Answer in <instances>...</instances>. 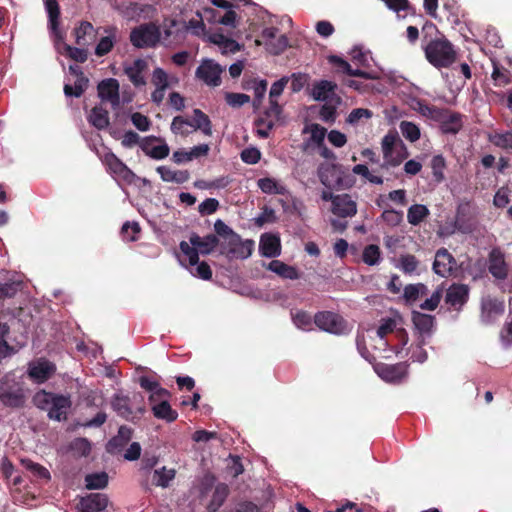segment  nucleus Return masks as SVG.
Here are the masks:
<instances>
[{
	"mask_svg": "<svg viewBox=\"0 0 512 512\" xmlns=\"http://www.w3.org/2000/svg\"><path fill=\"white\" fill-rule=\"evenodd\" d=\"M34 405L47 412L48 417L56 421L67 419L72 401L69 395L56 394L45 390L38 391L33 396Z\"/></svg>",
	"mask_w": 512,
	"mask_h": 512,
	"instance_id": "obj_1",
	"label": "nucleus"
},
{
	"mask_svg": "<svg viewBox=\"0 0 512 512\" xmlns=\"http://www.w3.org/2000/svg\"><path fill=\"white\" fill-rule=\"evenodd\" d=\"M217 244H220V237L207 235L200 237L192 235L190 242L182 241L180 243L181 255L178 256L179 262L183 267L194 266L198 263L199 253H210Z\"/></svg>",
	"mask_w": 512,
	"mask_h": 512,
	"instance_id": "obj_2",
	"label": "nucleus"
},
{
	"mask_svg": "<svg viewBox=\"0 0 512 512\" xmlns=\"http://www.w3.org/2000/svg\"><path fill=\"white\" fill-rule=\"evenodd\" d=\"M220 237V245L224 253L231 258L246 259L253 250L252 240H242L229 226H215Z\"/></svg>",
	"mask_w": 512,
	"mask_h": 512,
	"instance_id": "obj_3",
	"label": "nucleus"
},
{
	"mask_svg": "<svg viewBox=\"0 0 512 512\" xmlns=\"http://www.w3.org/2000/svg\"><path fill=\"white\" fill-rule=\"evenodd\" d=\"M427 61L435 68H448L456 60V51L445 37L431 39L424 48Z\"/></svg>",
	"mask_w": 512,
	"mask_h": 512,
	"instance_id": "obj_4",
	"label": "nucleus"
},
{
	"mask_svg": "<svg viewBox=\"0 0 512 512\" xmlns=\"http://www.w3.org/2000/svg\"><path fill=\"white\" fill-rule=\"evenodd\" d=\"M26 395L24 388L11 374H6L0 380V402L10 408L24 406Z\"/></svg>",
	"mask_w": 512,
	"mask_h": 512,
	"instance_id": "obj_5",
	"label": "nucleus"
},
{
	"mask_svg": "<svg viewBox=\"0 0 512 512\" xmlns=\"http://www.w3.org/2000/svg\"><path fill=\"white\" fill-rule=\"evenodd\" d=\"M384 163L382 167H396L407 156L406 148L396 133H388L382 139Z\"/></svg>",
	"mask_w": 512,
	"mask_h": 512,
	"instance_id": "obj_6",
	"label": "nucleus"
},
{
	"mask_svg": "<svg viewBox=\"0 0 512 512\" xmlns=\"http://www.w3.org/2000/svg\"><path fill=\"white\" fill-rule=\"evenodd\" d=\"M161 38L159 27L154 23L141 24L130 33V42L136 48L155 47Z\"/></svg>",
	"mask_w": 512,
	"mask_h": 512,
	"instance_id": "obj_7",
	"label": "nucleus"
},
{
	"mask_svg": "<svg viewBox=\"0 0 512 512\" xmlns=\"http://www.w3.org/2000/svg\"><path fill=\"white\" fill-rule=\"evenodd\" d=\"M314 323L319 329L332 334H343L347 330L345 320L340 315L329 311L317 313Z\"/></svg>",
	"mask_w": 512,
	"mask_h": 512,
	"instance_id": "obj_8",
	"label": "nucleus"
},
{
	"mask_svg": "<svg viewBox=\"0 0 512 512\" xmlns=\"http://www.w3.org/2000/svg\"><path fill=\"white\" fill-rule=\"evenodd\" d=\"M224 69L212 59H204L196 69V77L209 86L221 84V74Z\"/></svg>",
	"mask_w": 512,
	"mask_h": 512,
	"instance_id": "obj_9",
	"label": "nucleus"
},
{
	"mask_svg": "<svg viewBox=\"0 0 512 512\" xmlns=\"http://www.w3.org/2000/svg\"><path fill=\"white\" fill-rule=\"evenodd\" d=\"M337 84L329 80L315 81L312 85L311 96L316 101L340 104L341 98L336 94Z\"/></svg>",
	"mask_w": 512,
	"mask_h": 512,
	"instance_id": "obj_10",
	"label": "nucleus"
},
{
	"mask_svg": "<svg viewBox=\"0 0 512 512\" xmlns=\"http://www.w3.org/2000/svg\"><path fill=\"white\" fill-rule=\"evenodd\" d=\"M140 148L145 155L155 160L165 159L170 153V148L165 140L153 135L143 138L140 142Z\"/></svg>",
	"mask_w": 512,
	"mask_h": 512,
	"instance_id": "obj_11",
	"label": "nucleus"
},
{
	"mask_svg": "<svg viewBox=\"0 0 512 512\" xmlns=\"http://www.w3.org/2000/svg\"><path fill=\"white\" fill-rule=\"evenodd\" d=\"M46 12L48 14L49 29L54 38V42L64 41V33L60 30V7L57 0H43Z\"/></svg>",
	"mask_w": 512,
	"mask_h": 512,
	"instance_id": "obj_12",
	"label": "nucleus"
},
{
	"mask_svg": "<svg viewBox=\"0 0 512 512\" xmlns=\"http://www.w3.org/2000/svg\"><path fill=\"white\" fill-rule=\"evenodd\" d=\"M98 96L102 101L109 102L113 108H117L120 104L119 82L115 78L102 80L98 86Z\"/></svg>",
	"mask_w": 512,
	"mask_h": 512,
	"instance_id": "obj_13",
	"label": "nucleus"
},
{
	"mask_svg": "<svg viewBox=\"0 0 512 512\" xmlns=\"http://www.w3.org/2000/svg\"><path fill=\"white\" fill-rule=\"evenodd\" d=\"M375 371L385 382L399 383L407 374V365L404 363H397L393 365L378 364L375 367Z\"/></svg>",
	"mask_w": 512,
	"mask_h": 512,
	"instance_id": "obj_14",
	"label": "nucleus"
},
{
	"mask_svg": "<svg viewBox=\"0 0 512 512\" xmlns=\"http://www.w3.org/2000/svg\"><path fill=\"white\" fill-rule=\"evenodd\" d=\"M56 371L55 365L47 360L38 359L29 363L28 375L37 383L48 380Z\"/></svg>",
	"mask_w": 512,
	"mask_h": 512,
	"instance_id": "obj_15",
	"label": "nucleus"
},
{
	"mask_svg": "<svg viewBox=\"0 0 512 512\" xmlns=\"http://www.w3.org/2000/svg\"><path fill=\"white\" fill-rule=\"evenodd\" d=\"M436 122L440 124L444 134H457L463 127L462 115L446 108H442L441 119H437Z\"/></svg>",
	"mask_w": 512,
	"mask_h": 512,
	"instance_id": "obj_16",
	"label": "nucleus"
},
{
	"mask_svg": "<svg viewBox=\"0 0 512 512\" xmlns=\"http://www.w3.org/2000/svg\"><path fill=\"white\" fill-rule=\"evenodd\" d=\"M331 210L338 217H351L357 212V204L348 194L336 195Z\"/></svg>",
	"mask_w": 512,
	"mask_h": 512,
	"instance_id": "obj_17",
	"label": "nucleus"
},
{
	"mask_svg": "<svg viewBox=\"0 0 512 512\" xmlns=\"http://www.w3.org/2000/svg\"><path fill=\"white\" fill-rule=\"evenodd\" d=\"M456 266L454 257L444 248L439 249L435 254L433 263L434 272L442 277H448Z\"/></svg>",
	"mask_w": 512,
	"mask_h": 512,
	"instance_id": "obj_18",
	"label": "nucleus"
},
{
	"mask_svg": "<svg viewBox=\"0 0 512 512\" xmlns=\"http://www.w3.org/2000/svg\"><path fill=\"white\" fill-rule=\"evenodd\" d=\"M412 320L415 329L420 335V342L423 345L425 344L426 339L429 338L433 332L434 317L420 312H413Z\"/></svg>",
	"mask_w": 512,
	"mask_h": 512,
	"instance_id": "obj_19",
	"label": "nucleus"
},
{
	"mask_svg": "<svg viewBox=\"0 0 512 512\" xmlns=\"http://www.w3.org/2000/svg\"><path fill=\"white\" fill-rule=\"evenodd\" d=\"M319 178L321 183L329 189L341 188L343 186L341 170L337 165L321 167L319 170Z\"/></svg>",
	"mask_w": 512,
	"mask_h": 512,
	"instance_id": "obj_20",
	"label": "nucleus"
},
{
	"mask_svg": "<svg viewBox=\"0 0 512 512\" xmlns=\"http://www.w3.org/2000/svg\"><path fill=\"white\" fill-rule=\"evenodd\" d=\"M148 64L144 59L138 58L131 65L124 67V73L135 87L146 85V79L143 76Z\"/></svg>",
	"mask_w": 512,
	"mask_h": 512,
	"instance_id": "obj_21",
	"label": "nucleus"
},
{
	"mask_svg": "<svg viewBox=\"0 0 512 512\" xmlns=\"http://www.w3.org/2000/svg\"><path fill=\"white\" fill-rule=\"evenodd\" d=\"M107 503L105 494L92 493L80 500L78 508L81 512H99L106 508Z\"/></svg>",
	"mask_w": 512,
	"mask_h": 512,
	"instance_id": "obj_22",
	"label": "nucleus"
},
{
	"mask_svg": "<svg viewBox=\"0 0 512 512\" xmlns=\"http://www.w3.org/2000/svg\"><path fill=\"white\" fill-rule=\"evenodd\" d=\"M489 272L497 279L507 277L508 268L504 254L499 249H493L489 255Z\"/></svg>",
	"mask_w": 512,
	"mask_h": 512,
	"instance_id": "obj_23",
	"label": "nucleus"
},
{
	"mask_svg": "<svg viewBox=\"0 0 512 512\" xmlns=\"http://www.w3.org/2000/svg\"><path fill=\"white\" fill-rule=\"evenodd\" d=\"M328 61H329L330 64H332L335 67H337V71L338 72L347 74V75H349L351 77H359V78H363V79H373L374 78L367 71H364V70H361V69H353L351 67V65L346 60L341 58L340 56L330 55L328 57Z\"/></svg>",
	"mask_w": 512,
	"mask_h": 512,
	"instance_id": "obj_24",
	"label": "nucleus"
},
{
	"mask_svg": "<svg viewBox=\"0 0 512 512\" xmlns=\"http://www.w3.org/2000/svg\"><path fill=\"white\" fill-rule=\"evenodd\" d=\"M75 43L80 47H88L96 37L93 25L88 21H81L79 26L74 28Z\"/></svg>",
	"mask_w": 512,
	"mask_h": 512,
	"instance_id": "obj_25",
	"label": "nucleus"
},
{
	"mask_svg": "<svg viewBox=\"0 0 512 512\" xmlns=\"http://www.w3.org/2000/svg\"><path fill=\"white\" fill-rule=\"evenodd\" d=\"M105 164L116 175L120 176L126 181L131 182L135 174L124 164L115 154L108 153L105 155Z\"/></svg>",
	"mask_w": 512,
	"mask_h": 512,
	"instance_id": "obj_26",
	"label": "nucleus"
},
{
	"mask_svg": "<svg viewBox=\"0 0 512 512\" xmlns=\"http://www.w3.org/2000/svg\"><path fill=\"white\" fill-rule=\"evenodd\" d=\"M504 312L502 301L492 298H485L482 301V320L485 323L492 322L496 317Z\"/></svg>",
	"mask_w": 512,
	"mask_h": 512,
	"instance_id": "obj_27",
	"label": "nucleus"
},
{
	"mask_svg": "<svg viewBox=\"0 0 512 512\" xmlns=\"http://www.w3.org/2000/svg\"><path fill=\"white\" fill-rule=\"evenodd\" d=\"M260 252L265 257H276L280 254L281 245L278 236L273 234H264L260 239Z\"/></svg>",
	"mask_w": 512,
	"mask_h": 512,
	"instance_id": "obj_28",
	"label": "nucleus"
},
{
	"mask_svg": "<svg viewBox=\"0 0 512 512\" xmlns=\"http://www.w3.org/2000/svg\"><path fill=\"white\" fill-rule=\"evenodd\" d=\"M107 36L102 37L95 47V54L98 57L107 55L114 47L117 40L118 29L114 26L105 29Z\"/></svg>",
	"mask_w": 512,
	"mask_h": 512,
	"instance_id": "obj_29",
	"label": "nucleus"
},
{
	"mask_svg": "<svg viewBox=\"0 0 512 512\" xmlns=\"http://www.w3.org/2000/svg\"><path fill=\"white\" fill-rule=\"evenodd\" d=\"M60 53L65 54L68 58L74 60L78 63H84L88 59V50L87 47H73L69 44L62 42H55Z\"/></svg>",
	"mask_w": 512,
	"mask_h": 512,
	"instance_id": "obj_30",
	"label": "nucleus"
},
{
	"mask_svg": "<svg viewBox=\"0 0 512 512\" xmlns=\"http://www.w3.org/2000/svg\"><path fill=\"white\" fill-rule=\"evenodd\" d=\"M468 298V288L463 284L452 285L446 293V302L451 306H461Z\"/></svg>",
	"mask_w": 512,
	"mask_h": 512,
	"instance_id": "obj_31",
	"label": "nucleus"
},
{
	"mask_svg": "<svg viewBox=\"0 0 512 512\" xmlns=\"http://www.w3.org/2000/svg\"><path fill=\"white\" fill-rule=\"evenodd\" d=\"M192 124L190 127L194 131L200 130L204 135H212V123L209 117L200 109L196 108L193 110V119L190 120Z\"/></svg>",
	"mask_w": 512,
	"mask_h": 512,
	"instance_id": "obj_32",
	"label": "nucleus"
},
{
	"mask_svg": "<svg viewBox=\"0 0 512 512\" xmlns=\"http://www.w3.org/2000/svg\"><path fill=\"white\" fill-rule=\"evenodd\" d=\"M156 171L159 173L161 179L164 182H174L177 184H183L190 178V174L187 170L173 171L166 166L157 167Z\"/></svg>",
	"mask_w": 512,
	"mask_h": 512,
	"instance_id": "obj_33",
	"label": "nucleus"
},
{
	"mask_svg": "<svg viewBox=\"0 0 512 512\" xmlns=\"http://www.w3.org/2000/svg\"><path fill=\"white\" fill-rule=\"evenodd\" d=\"M88 121L96 129L104 130L110 124L109 113L102 106H95L92 108V110L88 116Z\"/></svg>",
	"mask_w": 512,
	"mask_h": 512,
	"instance_id": "obj_34",
	"label": "nucleus"
},
{
	"mask_svg": "<svg viewBox=\"0 0 512 512\" xmlns=\"http://www.w3.org/2000/svg\"><path fill=\"white\" fill-rule=\"evenodd\" d=\"M113 409L126 420H134L136 418L135 413L130 407V399L126 396L115 395L112 400Z\"/></svg>",
	"mask_w": 512,
	"mask_h": 512,
	"instance_id": "obj_35",
	"label": "nucleus"
},
{
	"mask_svg": "<svg viewBox=\"0 0 512 512\" xmlns=\"http://www.w3.org/2000/svg\"><path fill=\"white\" fill-rule=\"evenodd\" d=\"M176 470L165 466L155 469L152 474V483L156 486L167 488L170 482L175 478Z\"/></svg>",
	"mask_w": 512,
	"mask_h": 512,
	"instance_id": "obj_36",
	"label": "nucleus"
},
{
	"mask_svg": "<svg viewBox=\"0 0 512 512\" xmlns=\"http://www.w3.org/2000/svg\"><path fill=\"white\" fill-rule=\"evenodd\" d=\"M166 398L167 397L158 398L160 403L154 404L152 406V411L155 417L172 422L177 418V413L171 408Z\"/></svg>",
	"mask_w": 512,
	"mask_h": 512,
	"instance_id": "obj_37",
	"label": "nucleus"
},
{
	"mask_svg": "<svg viewBox=\"0 0 512 512\" xmlns=\"http://www.w3.org/2000/svg\"><path fill=\"white\" fill-rule=\"evenodd\" d=\"M139 382L142 388L151 392V402H154L156 398L168 397V391L160 387L156 381L150 379L149 377L143 376L140 378Z\"/></svg>",
	"mask_w": 512,
	"mask_h": 512,
	"instance_id": "obj_38",
	"label": "nucleus"
},
{
	"mask_svg": "<svg viewBox=\"0 0 512 512\" xmlns=\"http://www.w3.org/2000/svg\"><path fill=\"white\" fill-rule=\"evenodd\" d=\"M269 270L272 272L278 274L281 277L287 278V279H297L299 277L297 270L289 266L279 260H273L270 262L268 266Z\"/></svg>",
	"mask_w": 512,
	"mask_h": 512,
	"instance_id": "obj_39",
	"label": "nucleus"
},
{
	"mask_svg": "<svg viewBox=\"0 0 512 512\" xmlns=\"http://www.w3.org/2000/svg\"><path fill=\"white\" fill-rule=\"evenodd\" d=\"M258 187L263 193L266 194H279L284 195L286 188L279 184L275 179L265 177L258 180Z\"/></svg>",
	"mask_w": 512,
	"mask_h": 512,
	"instance_id": "obj_40",
	"label": "nucleus"
},
{
	"mask_svg": "<svg viewBox=\"0 0 512 512\" xmlns=\"http://www.w3.org/2000/svg\"><path fill=\"white\" fill-rule=\"evenodd\" d=\"M229 493L228 486L225 484H219L216 486L212 500L208 505V510L210 512H215L219 509V507L223 504L225 499L227 498Z\"/></svg>",
	"mask_w": 512,
	"mask_h": 512,
	"instance_id": "obj_41",
	"label": "nucleus"
},
{
	"mask_svg": "<svg viewBox=\"0 0 512 512\" xmlns=\"http://www.w3.org/2000/svg\"><path fill=\"white\" fill-rule=\"evenodd\" d=\"M210 41L223 48L225 51L231 53H235L240 50L238 42L220 33H216L210 36Z\"/></svg>",
	"mask_w": 512,
	"mask_h": 512,
	"instance_id": "obj_42",
	"label": "nucleus"
},
{
	"mask_svg": "<svg viewBox=\"0 0 512 512\" xmlns=\"http://www.w3.org/2000/svg\"><path fill=\"white\" fill-rule=\"evenodd\" d=\"M429 215V210L425 205L414 204L408 209L407 218L409 224H419Z\"/></svg>",
	"mask_w": 512,
	"mask_h": 512,
	"instance_id": "obj_43",
	"label": "nucleus"
},
{
	"mask_svg": "<svg viewBox=\"0 0 512 512\" xmlns=\"http://www.w3.org/2000/svg\"><path fill=\"white\" fill-rule=\"evenodd\" d=\"M88 81L89 80L86 77H79L77 78L74 86L70 84H65L63 89L65 96L76 98L81 97L85 89L87 88Z\"/></svg>",
	"mask_w": 512,
	"mask_h": 512,
	"instance_id": "obj_44",
	"label": "nucleus"
},
{
	"mask_svg": "<svg viewBox=\"0 0 512 512\" xmlns=\"http://www.w3.org/2000/svg\"><path fill=\"white\" fill-rule=\"evenodd\" d=\"M445 168H446L445 158L441 154L433 156V158L431 159V169H432L433 178L437 183H441L442 181H444Z\"/></svg>",
	"mask_w": 512,
	"mask_h": 512,
	"instance_id": "obj_45",
	"label": "nucleus"
},
{
	"mask_svg": "<svg viewBox=\"0 0 512 512\" xmlns=\"http://www.w3.org/2000/svg\"><path fill=\"white\" fill-rule=\"evenodd\" d=\"M399 128L406 140L413 143L420 139V129L415 123L410 121H402L399 125Z\"/></svg>",
	"mask_w": 512,
	"mask_h": 512,
	"instance_id": "obj_46",
	"label": "nucleus"
},
{
	"mask_svg": "<svg viewBox=\"0 0 512 512\" xmlns=\"http://www.w3.org/2000/svg\"><path fill=\"white\" fill-rule=\"evenodd\" d=\"M427 292V287L422 283L410 284L404 288V298L408 302H414L420 297L426 295Z\"/></svg>",
	"mask_w": 512,
	"mask_h": 512,
	"instance_id": "obj_47",
	"label": "nucleus"
},
{
	"mask_svg": "<svg viewBox=\"0 0 512 512\" xmlns=\"http://www.w3.org/2000/svg\"><path fill=\"white\" fill-rule=\"evenodd\" d=\"M191 121L183 116H175L171 123V131L175 135H181L183 137H187L191 131L188 129L190 127Z\"/></svg>",
	"mask_w": 512,
	"mask_h": 512,
	"instance_id": "obj_48",
	"label": "nucleus"
},
{
	"mask_svg": "<svg viewBox=\"0 0 512 512\" xmlns=\"http://www.w3.org/2000/svg\"><path fill=\"white\" fill-rule=\"evenodd\" d=\"M85 483L88 489H102L108 484V475L105 472L88 474Z\"/></svg>",
	"mask_w": 512,
	"mask_h": 512,
	"instance_id": "obj_49",
	"label": "nucleus"
},
{
	"mask_svg": "<svg viewBox=\"0 0 512 512\" xmlns=\"http://www.w3.org/2000/svg\"><path fill=\"white\" fill-rule=\"evenodd\" d=\"M491 77L495 86L505 87L511 82L510 72L506 68L497 64H494L493 66Z\"/></svg>",
	"mask_w": 512,
	"mask_h": 512,
	"instance_id": "obj_50",
	"label": "nucleus"
},
{
	"mask_svg": "<svg viewBox=\"0 0 512 512\" xmlns=\"http://www.w3.org/2000/svg\"><path fill=\"white\" fill-rule=\"evenodd\" d=\"M474 214V205L470 201L461 202L457 207L456 221L453 224L465 223Z\"/></svg>",
	"mask_w": 512,
	"mask_h": 512,
	"instance_id": "obj_51",
	"label": "nucleus"
},
{
	"mask_svg": "<svg viewBox=\"0 0 512 512\" xmlns=\"http://www.w3.org/2000/svg\"><path fill=\"white\" fill-rule=\"evenodd\" d=\"M197 15L200 17L199 20L191 19L189 22L181 21V28H179L178 31L185 34L189 30H192L194 35L199 36L201 32L205 30V24L203 23L202 15L199 12Z\"/></svg>",
	"mask_w": 512,
	"mask_h": 512,
	"instance_id": "obj_52",
	"label": "nucleus"
},
{
	"mask_svg": "<svg viewBox=\"0 0 512 512\" xmlns=\"http://www.w3.org/2000/svg\"><path fill=\"white\" fill-rule=\"evenodd\" d=\"M288 46V38L285 35L275 37V39L266 43V49L272 55H280Z\"/></svg>",
	"mask_w": 512,
	"mask_h": 512,
	"instance_id": "obj_53",
	"label": "nucleus"
},
{
	"mask_svg": "<svg viewBox=\"0 0 512 512\" xmlns=\"http://www.w3.org/2000/svg\"><path fill=\"white\" fill-rule=\"evenodd\" d=\"M275 124L272 120H268V118H263L259 116L254 120V127L257 135L260 138L266 139L269 137L271 130L274 128Z\"/></svg>",
	"mask_w": 512,
	"mask_h": 512,
	"instance_id": "obj_54",
	"label": "nucleus"
},
{
	"mask_svg": "<svg viewBox=\"0 0 512 512\" xmlns=\"http://www.w3.org/2000/svg\"><path fill=\"white\" fill-rule=\"evenodd\" d=\"M21 463L23 467L30 471L33 475L40 479L48 480L50 478L49 471L38 463L31 461L30 459H22Z\"/></svg>",
	"mask_w": 512,
	"mask_h": 512,
	"instance_id": "obj_55",
	"label": "nucleus"
},
{
	"mask_svg": "<svg viewBox=\"0 0 512 512\" xmlns=\"http://www.w3.org/2000/svg\"><path fill=\"white\" fill-rule=\"evenodd\" d=\"M363 261L365 264L373 266L379 263L380 261V249L377 245L371 244L364 248Z\"/></svg>",
	"mask_w": 512,
	"mask_h": 512,
	"instance_id": "obj_56",
	"label": "nucleus"
},
{
	"mask_svg": "<svg viewBox=\"0 0 512 512\" xmlns=\"http://www.w3.org/2000/svg\"><path fill=\"white\" fill-rule=\"evenodd\" d=\"M282 113L283 108L278 101H269V107L260 116L268 118V120H272L276 125V123L281 119Z\"/></svg>",
	"mask_w": 512,
	"mask_h": 512,
	"instance_id": "obj_57",
	"label": "nucleus"
},
{
	"mask_svg": "<svg viewBox=\"0 0 512 512\" xmlns=\"http://www.w3.org/2000/svg\"><path fill=\"white\" fill-rule=\"evenodd\" d=\"M225 100L231 107L238 108L249 103L250 96L244 93L228 92L225 94Z\"/></svg>",
	"mask_w": 512,
	"mask_h": 512,
	"instance_id": "obj_58",
	"label": "nucleus"
},
{
	"mask_svg": "<svg viewBox=\"0 0 512 512\" xmlns=\"http://www.w3.org/2000/svg\"><path fill=\"white\" fill-rule=\"evenodd\" d=\"M131 438V430L128 427L121 426L118 435L111 439L108 443V450L111 451L113 447L124 445Z\"/></svg>",
	"mask_w": 512,
	"mask_h": 512,
	"instance_id": "obj_59",
	"label": "nucleus"
},
{
	"mask_svg": "<svg viewBox=\"0 0 512 512\" xmlns=\"http://www.w3.org/2000/svg\"><path fill=\"white\" fill-rule=\"evenodd\" d=\"M187 268H189V271L193 276L199 277L203 280H209L212 277V271L206 262H198L196 265L188 266Z\"/></svg>",
	"mask_w": 512,
	"mask_h": 512,
	"instance_id": "obj_60",
	"label": "nucleus"
},
{
	"mask_svg": "<svg viewBox=\"0 0 512 512\" xmlns=\"http://www.w3.org/2000/svg\"><path fill=\"white\" fill-rule=\"evenodd\" d=\"M490 141L497 147L512 150V132L496 133Z\"/></svg>",
	"mask_w": 512,
	"mask_h": 512,
	"instance_id": "obj_61",
	"label": "nucleus"
},
{
	"mask_svg": "<svg viewBox=\"0 0 512 512\" xmlns=\"http://www.w3.org/2000/svg\"><path fill=\"white\" fill-rule=\"evenodd\" d=\"M336 105L337 104L326 102L319 111L320 119L326 123L334 122L337 115Z\"/></svg>",
	"mask_w": 512,
	"mask_h": 512,
	"instance_id": "obj_62",
	"label": "nucleus"
},
{
	"mask_svg": "<svg viewBox=\"0 0 512 512\" xmlns=\"http://www.w3.org/2000/svg\"><path fill=\"white\" fill-rule=\"evenodd\" d=\"M294 324L303 330H310L312 327V319L309 314L303 311H298L292 316Z\"/></svg>",
	"mask_w": 512,
	"mask_h": 512,
	"instance_id": "obj_63",
	"label": "nucleus"
},
{
	"mask_svg": "<svg viewBox=\"0 0 512 512\" xmlns=\"http://www.w3.org/2000/svg\"><path fill=\"white\" fill-rule=\"evenodd\" d=\"M131 121L133 125L142 132L148 131L151 127L150 119L140 112H134L131 115Z\"/></svg>",
	"mask_w": 512,
	"mask_h": 512,
	"instance_id": "obj_64",
	"label": "nucleus"
}]
</instances>
